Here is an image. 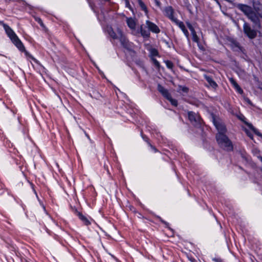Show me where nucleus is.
<instances>
[{
	"label": "nucleus",
	"mask_w": 262,
	"mask_h": 262,
	"mask_svg": "<svg viewBox=\"0 0 262 262\" xmlns=\"http://www.w3.org/2000/svg\"><path fill=\"white\" fill-rule=\"evenodd\" d=\"M107 32L110 36L114 39H119L122 46L126 49L131 51L133 47V43L130 42L123 34L122 31L119 28H117L116 31L112 27H108Z\"/></svg>",
	"instance_id": "nucleus-1"
},
{
	"label": "nucleus",
	"mask_w": 262,
	"mask_h": 262,
	"mask_svg": "<svg viewBox=\"0 0 262 262\" xmlns=\"http://www.w3.org/2000/svg\"><path fill=\"white\" fill-rule=\"evenodd\" d=\"M4 29L8 36L10 38L14 45L21 52L25 51V48L13 30L7 25L3 24Z\"/></svg>",
	"instance_id": "nucleus-2"
},
{
	"label": "nucleus",
	"mask_w": 262,
	"mask_h": 262,
	"mask_svg": "<svg viewBox=\"0 0 262 262\" xmlns=\"http://www.w3.org/2000/svg\"><path fill=\"white\" fill-rule=\"evenodd\" d=\"M216 139L221 148L227 151L232 150V144L225 134H216Z\"/></svg>",
	"instance_id": "nucleus-3"
},
{
	"label": "nucleus",
	"mask_w": 262,
	"mask_h": 262,
	"mask_svg": "<svg viewBox=\"0 0 262 262\" xmlns=\"http://www.w3.org/2000/svg\"><path fill=\"white\" fill-rule=\"evenodd\" d=\"M146 25L148 29V30H146L144 29L142 25L140 27V33L143 37H149L150 36L149 31L155 33H159L160 32V30L159 27L155 24L150 21L149 20L146 21Z\"/></svg>",
	"instance_id": "nucleus-4"
},
{
	"label": "nucleus",
	"mask_w": 262,
	"mask_h": 262,
	"mask_svg": "<svg viewBox=\"0 0 262 262\" xmlns=\"http://www.w3.org/2000/svg\"><path fill=\"white\" fill-rule=\"evenodd\" d=\"M244 33L250 39L254 38L257 35V32L251 28L247 23H245L243 26Z\"/></svg>",
	"instance_id": "nucleus-5"
},
{
	"label": "nucleus",
	"mask_w": 262,
	"mask_h": 262,
	"mask_svg": "<svg viewBox=\"0 0 262 262\" xmlns=\"http://www.w3.org/2000/svg\"><path fill=\"white\" fill-rule=\"evenodd\" d=\"M213 123L218 130L217 134H225L226 133V128L225 124L222 122L214 120Z\"/></svg>",
	"instance_id": "nucleus-6"
},
{
	"label": "nucleus",
	"mask_w": 262,
	"mask_h": 262,
	"mask_svg": "<svg viewBox=\"0 0 262 262\" xmlns=\"http://www.w3.org/2000/svg\"><path fill=\"white\" fill-rule=\"evenodd\" d=\"M164 15L169 19H170L172 22L176 19V18L174 17L173 15L174 10L171 6H168L165 7L164 9Z\"/></svg>",
	"instance_id": "nucleus-7"
},
{
	"label": "nucleus",
	"mask_w": 262,
	"mask_h": 262,
	"mask_svg": "<svg viewBox=\"0 0 262 262\" xmlns=\"http://www.w3.org/2000/svg\"><path fill=\"white\" fill-rule=\"evenodd\" d=\"M188 118L191 122L194 124L200 123L201 118L200 116L192 112L188 113Z\"/></svg>",
	"instance_id": "nucleus-8"
},
{
	"label": "nucleus",
	"mask_w": 262,
	"mask_h": 262,
	"mask_svg": "<svg viewBox=\"0 0 262 262\" xmlns=\"http://www.w3.org/2000/svg\"><path fill=\"white\" fill-rule=\"evenodd\" d=\"M237 8L242 11L246 16H247L253 10L252 8L247 5L238 4Z\"/></svg>",
	"instance_id": "nucleus-9"
},
{
	"label": "nucleus",
	"mask_w": 262,
	"mask_h": 262,
	"mask_svg": "<svg viewBox=\"0 0 262 262\" xmlns=\"http://www.w3.org/2000/svg\"><path fill=\"white\" fill-rule=\"evenodd\" d=\"M247 16L255 24H257L259 21V18L257 14L253 10H252Z\"/></svg>",
	"instance_id": "nucleus-10"
},
{
	"label": "nucleus",
	"mask_w": 262,
	"mask_h": 262,
	"mask_svg": "<svg viewBox=\"0 0 262 262\" xmlns=\"http://www.w3.org/2000/svg\"><path fill=\"white\" fill-rule=\"evenodd\" d=\"M229 81L231 84L233 85V86L234 88V89L236 90V91L239 93V94H243V91L241 88V87L238 85V84L237 83V82L235 81V80L232 78H229Z\"/></svg>",
	"instance_id": "nucleus-11"
},
{
	"label": "nucleus",
	"mask_w": 262,
	"mask_h": 262,
	"mask_svg": "<svg viewBox=\"0 0 262 262\" xmlns=\"http://www.w3.org/2000/svg\"><path fill=\"white\" fill-rule=\"evenodd\" d=\"M158 90L166 98L170 95L167 90L160 84L158 86Z\"/></svg>",
	"instance_id": "nucleus-12"
},
{
	"label": "nucleus",
	"mask_w": 262,
	"mask_h": 262,
	"mask_svg": "<svg viewBox=\"0 0 262 262\" xmlns=\"http://www.w3.org/2000/svg\"><path fill=\"white\" fill-rule=\"evenodd\" d=\"M158 90L166 98L170 95L167 90L160 84L158 86Z\"/></svg>",
	"instance_id": "nucleus-13"
},
{
	"label": "nucleus",
	"mask_w": 262,
	"mask_h": 262,
	"mask_svg": "<svg viewBox=\"0 0 262 262\" xmlns=\"http://www.w3.org/2000/svg\"><path fill=\"white\" fill-rule=\"evenodd\" d=\"M126 23L127 24V26L129 28L131 29H135L136 26V23L135 21V20L132 18H127L126 20Z\"/></svg>",
	"instance_id": "nucleus-14"
},
{
	"label": "nucleus",
	"mask_w": 262,
	"mask_h": 262,
	"mask_svg": "<svg viewBox=\"0 0 262 262\" xmlns=\"http://www.w3.org/2000/svg\"><path fill=\"white\" fill-rule=\"evenodd\" d=\"M205 79L206 81L208 82L209 85L211 86V87L215 88L217 86L216 82L214 81L211 77L209 76H205Z\"/></svg>",
	"instance_id": "nucleus-15"
},
{
	"label": "nucleus",
	"mask_w": 262,
	"mask_h": 262,
	"mask_svg": "<svg viewBox=\"0 0 262 262\" xmlns=\"http://www.w3.org/2000/svg\"><path fill=\"white\" fill-rule=\"evenodd\" d=\"M138 3L140 7H141V9L145 12L146 15H147V8L144 3L141 0H138Z\"/></svg>",
	"instance_id": "nucleus-16"
},
{
	"label": "nucleus",
	"mask_w": 262,
	"mask_h": 262,
	"mask_svg": "<svg viewBox=\"0 0 262 262\" xmlns=\"http://www.w3.org/2000/svg\"><path fill=\"white\" fill-rule=\"evenodd\" d=\"M166 99L171 103V104L172 105L174 106H177L178 105L177 100L174 99H173L170 95L168 97H167Z\"/></svg>",
	"instance_id": "nucleus-17"
},
{
	"label": "nucleus",
	"mask_w": 262,
	"mask_h": 262,
	"mask_svg": "<svg viewBox=\"0 0 262 262\" xmlns=\"http://www.w3.org/2000/svg\"><path fill=\"white\" fill-rule=\"evenodd\" d=\"M173 22L176 25H177L180 29H181V28H183L184 26H185L184 23L182 21L179 20L177 18Z\"/></svg>",
	"instance_id": "nucleus-18"
},
{
	"label": "nucleus",
	"mask_w": 262,
	"mask_h": 262,
	"mask_svg": "<svg viewBox=\"0 0 262 262\" xmlns=\"http://www.w3.org/2000/svg\"><path fill=\"white\" fill-rule=\"evenodd\" d=\"M253 154L256 156L262 162V157L259 156V151L256 148H254L252 150Z\"/></svg>",
	"instance_id": "nucleus-19"
},
{
	"label": "nucleus",
	"mask_w": 262,
	"mask_h": 262,
	"mask_svg": "<svg viewBox=\"0 0 262 262\" xmlns=\"http://www.w3.org/2000/svg\"><path fill=\"white\" fill-rule=\"evenodd\" d=\"M80 219L83 222L85 225H89L90 224V221L84 216H81Z\"/></svg>",
	"instance_id": "nucleus-20"
},
{
	"label": "nucleus",
	"mask_w": 262,
	"mask_h": 262,
	"mask_svg": "<svg viewBox=\"0 0 262 262\" xmlns=\"http://www.w3.org/2000/svg\"><path fill=\"white\" fill-rule=\"evenodd\" d=\"M181 30L184 33V35L187 38H189V32L186 29L185 27L184 26L183 28H181Z\"/></svg>",
	"instance_id": "nucleus-21"
},
{
	"label": "nucleus",
	"mask_w": 262,
	"mask_h": 262,
	"mask_svg": "<svg viewBox=\"0 0 262 262\" xmlns=\"http://www.w3.org/2000/svg\"><path fill=\"white\" fill-rule=\"evenodd\" d=\"M166 65L168 69H171L173 68V64L172 62L169 60H166L165 62Z\"/></svg>",
	"instance_id": "nucleus-22"
},
{
	"label": "nucleus",
	"mask_w": 262,
	"mask_h": 262,
	"mask_svg": "<svg viewBox=\"0 0 262 262\" xmlns=\"http://www.w3.org/2000/svg\"><path fill=\"white\" fill-rule=\"evenodd\" d=\"M35 20L43 28H45V26L42 21V20L39 18V17H36L35 18Z\"/></svg>",
	"instance_id": "nucleus-23"
},
{
	"label": "nucleus",
	"mask_w": 262,
	"mask_h": 262,
	"mask_svg": "<svg viewBox=\"0 0 262 262\" xmlns=\"http://www.w3.org/2000/svg\"><path fill=\"white\" fill-rule=\"evenodd\" d=\"M192 40L194 42L198 43L199 42V38L197 35L192 36Z\"/></svg>",
	"instance_id": "nucleus-24"
},
{
	"label": "nucleus",
	"mask_w": 262,
	"mask_h": 262,
	"mask_svg": "<svg viewBox=\"0 0 262 262\" xmlns=\"http://www.w3.org/2000/svg\"><path fill=\"white\" fill-rule=\"evenodd\" d=\"M152 61H153V62L154 63V64L158 68H159L160 67V63L159 62V61L156 59H152Z\"/></svg>",
	"instance_id": "nucleus-25"
},
{
	"label": "nucleus",
	"mask_w": 262,
	"mask_h": 262,
	"mask_svg": "<svg viewBox=\"0 0 262 262\" xmlns=\"http://www.w3.org/2000/svg\"><path fill=\"white\" fill-rule=\"evenodd\" d=\"M180 90L185 93H187L188 91V89L185 86H180Z\"/></svg>",
	"instance_id": "nucleus-26"
},
{
	"label": "nucleus",
	"mask_w": 262,
	"mask_h": 262,
	"mask_svg": "<svg viewBox=\"0 0 262 262\" xmlns=\"http://www.w3.org/2000/svg\"><path fill=\"white\" fill-rule=\"evenodd\" d=\"M149 146L150 147L151 149L155 152H158V150L156 149V148L152 146L150 143H148Z\"/></svg>",
	"instance_id": "nucleus-27"
},
{
	"label": "nucleus",
	"mask_w": 262,
	"mask_h": 262,
	"mask_svg": "<svg viewBox=\"0 0 262 262\" xmlns=\"http://www.w3.org/2000/svg\"><path fill=\"white\" fill-rule=\"evenodd\" d=\"M186 24L188 28H189L190 31L194 29L190 23L187 22Z\"/></svg>",
	"instance_id": "nucleus-28"
},
{
	"label": "nucleus",
	"mask_w": 262,
	"mask_h": 262,
	"mask_svg": "<svg viewBox=\"0 0 262 262\" xmlns=\"http://www.w3.org/2000/svg\"><path fill=\"white\" fill-rule=\"evenodd\" d=\"M152 54L153 55H155V56L157 55H158V52H157V50H152Z\"/></svg>",
	"instance_id": "nucleus-29"
},
{
	"label": "nucleus",
	"mask_w": 262,
	"mask_h": 262,
	"mask_svg": "<svg viewBox=\"0 0 262 262\" xmlns=\"http://www.w3.org/2000/svg\"><path fill=\"white\" fill-rule=\"evenodd\" d=\"M155 3H156V5L158 6V7H160L161 6V3L159 1H158V0H155Z\"/></svg>",
	"instance_id": "nucleus-30"
},
{
	"label": "nucleus",
	"mask_w": 262,
	"mask_h": 262,
	"mask_svg": "<svg viewBox=\"0 0 262 262\" xmlns=\"http://www.w3.org/2000/svg\"><path fill=\"white\" fill-rule=\"evenodd\" d=\"M191 34L193 36H194V35H196V32L195 31L194 29L191 31Z\"/></svg>",
	"instance_id": "nucleus-31"
},
{
	"label": "nucleus",
	"mask_w": 262,
	"mask_h": 262,
	"mask_svg": "<svg viewBox=\"0 0 262 262\" xmlns=\"http://www.w3.org/2000/svg\"><path fill=\"white\" fill-rule=\"evenodd\" d=\"M213 260L215 262H222L221 261V259H217V258H215L213 259Z\"/></svg>",
	"instance_id": "nucleus-32"
},
{
	"label": "nucleus",
	"mask_w": 262,
	"mask_h": 262,
	"mask_svg": "<svg viewBox=\"0 0 262 262\" xmlns=\"http://www.w3.org/2000/svg\"><path fill=\"white\" fill-rule=\"evenodd\" d=\"M248 136H249L250 138H252V137H251V134L248 135Z\"/></svg>",
	"instance_id": "nucleus-33"
},
{
	"label": "nucleus",
	"mask_w": 262,
	"mask_h": 262,
	"mask_svg": "<svg viewBox=\"0 0 262 262\" xmlns=\"http://www.w3.org/2000/svg\"><path fill=\"white\" fill-rule=\"evenodd\" d=\"M258 135L260 136L261 135L260 134H257Z\"/></svg>",
	"instance_id": "nucleus-34"
}]
</instances>
